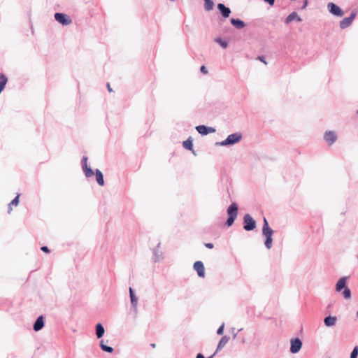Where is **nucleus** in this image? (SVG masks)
<instances>
[{"mask_svg": "<svg viewBox=\"0 0 358 358\" xmlns=\"http://www.w3.org/2000/svg\"><path fill=\"white\" fill-rule=\"evenodd\" d=\"M262 234L266 237V241L264 243L265 246L266 248L270 249L272 247V236L273 234V231L269 227L268 222L266 218L264 219Z\"/></svg>", "mask_w": 358, "mask_h": 358, "instance_id": "obj_1", "label": "nucleus"}, {"mask_svg": "<svg viewBox=\"0 0 358 358\" xmlns=\"http://www.w3.org/2000/svg\"><path fill=\"white\" fill-rule=\"evenodd\" d=\"M229 217L227 220V225L230 227L234 223L238 215V206L236 203H232L227 209Z\"/></svg>", "mask_w": 358, "mask_h": 358, "instance_id": "obj_2", "label": "nucleus"}, {"mask_svg": "<svg viewBox=\"0 0 358 358\" xmlns=\"http://www.w3.org/2000/svg\"><path fill=\"white\" fill-rule=\"evenodd\" d=\"M55 20L63 26H67L71 24L72 19L69 15L64 13H55L54 15Z\"/></svg>", "mask_w": 358, "mask_h": 358, "instance_id": "obj_3", "label": "nucleus"}, {"mask_svg": "<svg viewBox=\"0 0 358 358\" xmlns=\"http://www.w3.org/2000/svg\"><path fill=\"white\" fill-rule=\"evenodd\" d=\"M328 11L334 16L342 17L344 15V11L338 5L333 2H329L327 4Z\"/></svg>", "mask_w": 358, "mask_h": 358, "instance_id": "obj_4", "label": "nucleus"}, {"mask_svg": "<svg viewBox=\"0 0 358 358\" xmlns=\"http://www.w3.org/2000/svg\"><path fill=\"white\" fill-rule=\"evenodd\" d=\"M357 13L356 10H352L349 17H345L341 21H340V28L341 29H345L350 27L355 18Z\"/></svg>", "mask_w": 358, "mask_h": 358, "instance_id": "obj_5", "label": "nucleus"}, {"mask_svg": "<svg viewBox=\"0 0 358 358\" xmlns=\"http://www.w3.org/2000/svg\"><path fill=\"white\" fill-rule=\"evenodd\" d=\"M242 138V135L241 133H235L228 136V137L220 144L221 145H227L234 144L236 143L239 142Z\"/></svg>", "mask_w": 358, "mask_h": 358, "instance_id": "obj_6", "label": "nucleus"}, {"mask_svg": "<svg viewBox=\"0 0 358 358\" xmlns=\"http://www.w3.org/2000/svg\"><path fill=\"white\" fill-rule=\"evenodd\" d=\"M244 229L246 231L253 230L256 227V223L254 219L249 215L247 214L244 216Z\"/></svg>", "mask_w": 358, "mask_h": 358, "instance_id": "obj_7", "label": "nucleus"}, {"mask_svg": "<svg viewBox=\"0 0 358 358\" xmlns=\"http://www.w3.org/2000/svg\"><path fill=\"white\" fill-rule=\"evenodd\" d=\"M217 8L224 19H227L230 16V14L231 13V9L224 3H219L217 5Z\"/></svg>", "mask_w": 358, "mask_h": 358, "instance_id": "obj_8", "label": "nucleus"}, {"mask_svg": "<svg viewBox=\"0 0 358 358\" xmlns=\"http://www.w3.org/2000/svg\"><path fill=\"white\" fill-rule=\"evenodd\" d=\"M324 138L329 145H331L336 141L337 136L334 131H329L324 134Z\"/></svg>", "mask_w": 358, "mask_h": 358, "instance_id": "obj_9", "label": "nucleus"}, {"mask_svg": "<svg viewBox=\"0 0 358 358\" xmlns=\"http://www.w3.org/2000/svg\"><path fill=\"white\" fill-rule=\"evenodd\" d=\"M194 269L197 272L198 275L201 278H204L205 276V268L203 264L197 261L194 264Z\"/></svg>", "mask_w": 358, "mask_h": 358, "instance_id": "obj_10", "label": "nucleus"}, {"mask_svg": "<svg viewBox=\"0 0 358 358\" xmlns=\"http://www.w3.org/2000/svg\"><path fill=\"white\" fill-rule=\"evenodd\" d=\"M301 345H302V343L299 338L292 339L291 341L290 351L292 353H296L300 350Z\"/></svg>", "mask_w": 358, "mask_h": 358, "instance_id": "obj_11", "label": "nucleus"}, {"mask_svg": "<svg viewBox=\"0 0 358 358\" xmlns=\"http://www.w3.org/2000/svg\"><path fill=\"white\" fill-rule=\"evenodd\" d=\"M196 131L201 135H207L210 133L215 132V129L213 127H207L204 125H199L196 127Z\"/></svg>", "mask_w": 358, "mask_h": 358, "instance_id": "obj_12", "label": "nucleus"}, {"mask_svg": "<svg viewBox=\"0 0 358 358\" xmlns=\"http://www.w3.org/2000/svg\"><path fill=\"white\" fill-rule=\"evenodd\" d=\"M231 24L237 29H242L246 26V23L239 18H231Z\"/></svg>", "mask_w": 358, "mask_h": 358, "instance_id": "obj_13", "label": "nucleus"}, {"mask_svg": "<svg viewBox=\"0 0 358 358\" xmlns=\"http://www.w3.org/2000/svg\"><path fill=\"white\" fill-rule=\"evenodd\" d=\"M293 20H296L297 22H301L302 21V18L299 17L296 12L294 11L291 13L285 20V23L286 24H289Z\"/></svg>", "mask_w": 358, "mask_h": 358, "instance_id": "obj_14", "label": "nucleus"}, {"mask_svg": "<svg viewBox=\"0 0 358 358\" xmlns=\"http://www.w3.org/2000/svg\"><path fill=\"white\" fill-rule=\"evenodd\" d=\"M229 336H223L220 339V342L218 343V345H217V350H216V352H217L221 349H222L227 345V343L229 342Z\"/></svg>", "mask_w": 358, "mask_h": 358, "instance_id": "obj_15", "label": "nucleus"}, {"mask_svg": "<svg viewBox=\"0 0 358 358\" xmlns=\"http://www.w3.org/2000/svg\"><path fill=\"white\" fill-rule=\"evenodd\" d=\"M44 326V322H43V316H40L36 320L34 325V329L36 331H38L41 330Z\"/></svg>", "mask_w": 358, "mask_h": 358, "instance_id": "obj_16", "label": "nucleus"}, {"mask_svg": "<svg viewBox=\"0 0 358 358\" xmlns=\"http://www.w3.org/2000/svg\"><path fill=\"white\" fill-rule=\"evenodd\" d=\"M346 280L347 278L343 277L339 279L338 281L336 286V290L337 292H340L342 289L345 288V284H346Z\"/></svg>", "mask_w": 358, "mask_h": 358, "instance_id": "obj_17", "label": "nucleus"}, {"mask_svg": "<svg viewBox=\"0 0 358 358\" xmlns=\"http://www.w3.org/2000/svg\"><path fill=\"white\" fill-rule=\"evenodd\" d=\"M95 176L97 183L99 185L103 186L104 185V180L102 173L99 169H96L95 171Z\"/></svg>", "mask_w": 358, "mask_h": 358, "instance_id": "obj_18", "label": "nucleus"}, {"mask_svg": "<svg viewBox=\"0 0 358 358\" xmlns=\"http://www.w3.org/2000/svg\"><path fill=\"white\" fill-rule=\"evenodd\" d=\"M336 322V317L333 316H328L324 318V322L326 326L331 327L335 325Z\"/></svg>", "mask_w": 358, "mask_h": 358, "instance_id": "obj_19", "label": "nucleus"}, {"mask_svg": "<svg viewBox=\"0 0 358 358\" xmlns=\"http://www.w3.org/2000/svg\"><path fill=\"white\" fill-rule=\"evenodd\" d=\"M214 41L219 44L222 48L226 49L229 45V41L224 39H222L221 37H217L215 38Z\"/></svg>", "mask_w": 358, "mask_h": 358, "instance_id": "obj_20", "label": "nucleus"}, {"mask_svg": "<svg viewBox=\"0 0 358 358\" xmlns=\"http://www.w3.org/2000/svg\"><path fill=\"white\" fill-rule=\"evenodd\" d=\"M203 1L206 11H210L213 9L215 4L213 0H203Z\"/></svg>", "mask_w": 358, "mask_h": 358, "instance_id": "obj_21", "label": "nucleus"}, {"mask_svg": "<svg viewBox=\"0 0 358 358\" xmlns=\"http://www.w3.org/2000/svg\"><path fill=\"white\" fill-rule=\"evenodd\" d=\"M104 328L101 325V324L99 323L96 326V334L99 338H101L104 334Z\"/></svg>", "mask_w": 358, "mask_h": 358, "instance_id": "obj_22", "label": "nucleus"}, {"mask_svg": "<svg viewBox=\"0 0 358 358\" xmlns=\"http://www.w3.org/2000/svg\"><path fill=\"white\" fill-rule=\"evenodd\" d=\"M7 82V77L3 73H0V90H4Z\"/></svg>", "mask_w": 358, "mask_h": 358, "instance_id": "obj_23", "label": "nucleus"}, {"mask_svg": "<svg viewBox=\"0 0 358 358\" xmlns=\"http://www.w3.org/2000/svg\"><path fill=\"white\" fill-rule=\"evenodd\" d=\"M182 145L185 149H187L189 150H193V143H192V141L190 138H188L187 140L183 141Z\"/></svg>", "mask_w": 358, "mask_h": 358, "instance_id": "obj_24", "label": "nucleus"}, {"mask_svg": "<svg viewBox=\"0 0 358 358\" xmlns=\"http://www.w3.org/2000/svg\"><path fill=\"white\" fill-rule=\"evenodd\" d=\"M19 197L20 195L18 194L9 204V208L8 212H10L12 210V206H17L19 203Z\"/></svg>", "mask_w": 358, "mask_h": 358, "instance_id": "obj_25", "label": "nucleus"}, {"mask_svg": "<svg viewBox=\"0 0 358 358\" xmlns=\"http://www.w3.org/2000/svg\"><path fill=\"white\" fill-rule=\"evenodd\" d=\"M83 170H84L85 176L88 178L91 177L94 175V171L90 168H89L87 166H84Z\"/></svg>", "mask_w": 358, "mask_h": 358, "instance_id": "obj_26", "label": "nucleus"}, {"mask_svg": "<svg viewBox=\"0 0 358 358\" xmlns=\"http://www.w3.org/2000/svg\"><path fill=\"white\" fill-rule=\"evenodd\" d=\"M100 346L103 351H106L108 352H112L113 351V348L105 345L103 343V341H101Z\"/></svg>", "mask_w": 358, "mask_h": 358, "instance_id": "obj_27", "label": "nucleus"}, {"mask_svg": "<svg viewBox=\"0 0 358 358\" xmlns=\"http://www.w3.org/2000/svg\"><path fill=\"white\" fill-rule=\"evenodd\" d=\"M129 294H130L131 303L136 305L137 303V299L134 294L133 289L131 287L129 288Z\"/></svg>", "mask_w": 358, "mask_h": 358, "instance_id": "obj_28", "label": "nucleus"}, {"mask_svg": "<svg viewBox=\"0 0 358 358\" xmlns=\"http://www.w3.org/2000/svg\"><path fill=\"white\" fill-rule=\"evenodd\" d=\"M343 296L345 299H350L351 292H350V289L345 288V289L343 291Z\"/></svg>", "mask_w": 358, "mask_h": 358, "instance_id": "obj_29", "label": "nucleus"}, {"mask_svg": "<svg viewBox=\"0 0 358 358\" xmlns=\"http://www.w3.org/2000/svg\"><path fill=\"white\" fill-rule=\"evenodd\" d=\"M357 355H358V347L356 346V347H355L352 352H351L350 358H357Z\"/></svg>", "mask_w": 358, "mask_h": 358, "instance_id": "obj_30", "label": "nucleus"}, {"mask_svg": "<svg viewBox=\"0 0 358 358\" xmlns=\"http://www.w3.org/2000/svg\"><path fill=\"white\" fill-rule=\"evenodd\" d=\"M224 324H222L217 329V333L218 335H222L224 332Z\"/></svg>", "mask_w": 358, "mask_h": 358, "instance_id": "obj_31", "label": "nucleus"}, {"mask_svg": "<svg viewBox=\"0 0 358 358\" xmlns=\"http://www.w3.org/2000/svg\"><path fill=\"white\" fill-rule=\"evenodd\" d=\"M200 71L201 73H202L203 74H206L208 73V69L206 68V66L205 65H202L201 67H200Z\"/></svg>", "mask_w": 358, "mask_h": 358, "instance_id": "obj_32", "label": "nucleus"}, {"mask_svg": "<svg viewBox=\"0 0 358 358\" xmlns=\"http://www.w3.org/2000/svg\"><path fill=\"white\" fill-rule=\"evenodd\" d=\"M308 3H309V0H303V5L301 6V10L306 9V7L308 6Z\"/></svg>", "mask_w": 358, "mask_h": 358, "instance_id": "obj_33", "label": "nucleus"}, {"mask_svg": "<svg viewBox=\"0 0 358 358\" xmlns=\"http://www.w3.org/2000/svg\"><path fill=\"white\" fill-rule=\"evenodd\" d=\"M257 59L261 61L262 62L264 63L265 64H267V62H266V59H265V57L264 56H258L257 57Z\"/></svg>", "mask_w": 358, "mask_h": 358, "instance_id": "obj_34", "label": "nucleus"}, {"mask_svg": "<svg viewBox=\"0 0 358 358\" xmlns=\"http://www.w3.org/2000/svg\"><path fill=\"white\" fill-rule=\"evenodd\" d=\"M265 3H268L270 6H273L275 0H263Z\"/></svg>", "mask_w": 358, "mask_h": 358, "instance_id": "obj_35", "label": "nucleus"}, {"mask_svg": "<svg viewBox=\"0 0 358 358\" xmlns=\"http://www.w3.org/2000/svg\"><path fill=\"white\" fill-rule=\"evenodd\" d=\"M205 246H206L207 248H209V249H212V248H213V243H206V244H205Z\"/></svg>", "mask_w": 358, "mask_h": 358, "instance_id": "obj_36", "label": "nucleus"}, {"mask_svg": "<svg viewBox=\"0 0 358 358\" xmlns=\"http://www.w3.org/2000/svg\"><path fill=\"white\" fill-rule=\"evenodd\" d=\"M41 250L45 252H49L50 250L48 249V248L47 246H43L41 248Z\"/></svg>", "mask_w": 358, "mask_h": 358, "instance_id": "obj_37", "label": "nucleus"}, {"mask_svg": "<svg viewBox=\"0 0 358 358\" xmlns=\"http://www.w3.org/2000/svg\"><path fill=\"white\" fill-rule=\"evenodd\" d=\"M87 157H83V168H84V166H87Z\"/></svg>", "mask_w": 358, "mask_h": 358, "instance_id": "obj_38", "label": "nucleus"}, {"mask_svg": "<svg viewBox=\"0 0 358 358\" xmlns=\"http://www.w3.org/2000/svg\"><path fill=\"white\" fill-rule=\"evenodd\" d=\"M196 358H205L202 354H198Z\"/></svg>", "mask_w": 358, "mask_h": 358, "instance_id": "obj_39", "label": "nucleus"}, {"mask_svg": "<svg viewBox=\"0 0 358 358\" xmlns=\"http://www.w3.org/2000/svg\"><path fill=\"white\" fill-rule=\"evenodd\" d=\"M106 87H107V90H113V89L110 87V83H107V84H106Z\"/></svg>", "mask_w": 358, "mask_h": 358, "instance_id": "obj_40", "label": "nucleus"}, {"mask_svg": "<svg viewBox=\"0 0 358 358\" xmlns=\"http://www.w3.org/2000/svg\"><path fill=\"white\" fill-rule=\"evenodd\" d=\"M152 348H155L156 347V345L155 343L151 344Z\"/></svg>", "mask_w": 358, "mask_h": 358, "instance_id": "obj_41", "label": "nucleus"}, {"mask_svg": "<svg viewBox=\"0 0 358 358\" xmlns=\"http://www.w3.org/2000/svg\"><path fill=\"white\" fill-rule=\"evenodd\" d=\"M357 317H358V311L357 312Z\"/></svg>", "mask_w": 358, "mask_h": 358, "instance_id": "obj_42", "label": "nucleus"}, {"mask_svg": "<svg viewBox=\"0 0 358 358\" xmlns=\"http://www.w3.org/2000/svg\"><path fill=\"white\" fill-rule=\"evenodd\" d=\"M171 1H174L175 0H170Z\"/></svg>", "mask_w": 358, "mask_h": 358, "instance_id": "obj_43", "label": "nucleus"}, {"mask_svg": "<svg viewBox=\"0 0 358 358\" xmlns=\"http://www.w3.org/2000/svg\"><path fill=\"white\" fill-rule=\"evenodd\" d=\"M357 114H358V110H357Z\"/></svg>", "mask_w": 358, "mask_h": 358, "instance_id": "obj_44", "label": "nucleus"}]
</instances>
